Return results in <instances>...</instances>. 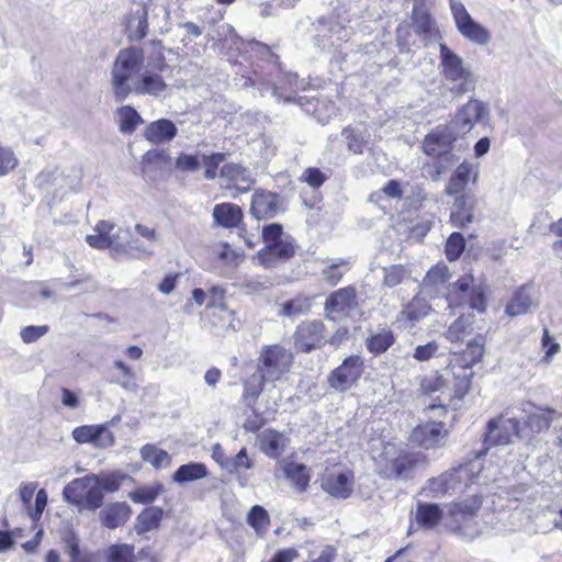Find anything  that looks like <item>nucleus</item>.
<instances>
[{
    "instance_id": "15",
    "label": "nucleus",
    "mask_w": 562,
    "mask_h": 562,
    "mask_svg": "<svg viewBox=\"0 0 562 562\" xmlns=\"http://www.w3.org/2000/svg\"><path fill=\"white\" fill-rule=\"evenodd\" d=\"M295 254V247L292 238L286 237L279 243L266 245L258 251L257 258L265 268H274L281 262L290 260Z\"/></svg>"
},
{
    "instance_id": "59",
    "label": "nucleus",
    "mask_w": 562,
    "mask_h": 562,
    "mask_svg": "<svg viewBox=\"0 0 562 562\" xmlns=\"http://www.w3.org/2000/svg\"><path fill=\"white\" fill-rule=\"evenodd\" d=\"M19 164L14 151L9 147L0 146V177L14 170Z\"/></svg>"
},
{
    "instance_id": "41",
    "label": "nucleus",
    "mask_w": 562,
    "mask_h": 562,
    "mask_svg": "<svg viewBox=\"0 0 562 562\" xmlns=\"http://www.w3.org/2000/svg\"><path fill=\"white\" fill-rule=\"evenodd\" d=\"M311 310V301L306 296H295L279 304V316L294 318Z\"/></svg>"
},
{
    "instance_id": "60",
    "label": "nucleus",
    "mask_w": 562,
    "mask_h": 562,
    "mask_svg": "<svg viewBox=\"0 0 562 562\" xmlns=\"http://www.w3.org/2000/svg\"><path fill=\"white\" fill-rule=\"evenodd\" d=\"M49 330V327L47 325L42 326H35V325H29L21 329L20 337L23 342L25 344H32L37 341L41 337L46 335Z\"/></svg>"
},
{
    "instance_id": "9",
    "label": "nucleus",
    "mask_w": 562,
    "mask_h": 562,
    "mask_svg": "<svg viewBox=\"0 0 562 562\" xmlns=\"http://www.w3.org/2000/svg\"><path fill=\"white\" fill-rule=\"evenodd\" d=\"M472 276H463L454 284L447 295L450 307L468 303L472 310L483 312L486 308L485 296L480 289L472 286Z\"/></svg>"
},
{
    "instance_id": "29",
    "label": "nucleus",
    "mask_w": 562,
    "mask_h": 562,
    "mask_svg": "<svg viewBox=\"0 0 562 562\" xmlns=\"http://www.w3.org/2000/svg\"><path fill=\"white\" fill-rule=\"evenodd\" d=\"M164 517V510L160 507L151 506L142 510L135 519V531L143 535L158 529Z\"/></svg>"
},
{
    "instance_id": "49",
    "label": "nucleus",
    "mask_w": 562,
    "mask_h": 562,
    "mask_svg": "<svg viewBox=\"0 0 562 562\" xmlns=\"http://www.w3.org/2000/svg\"><path fill=\"white\" fill-rule=\"evenodd\" d=\"M220 172L224 178L245 183L244 190H247L254 183L250 172L239 164H226L221 168Z\"/></svg>"
},
{
    "instance_id": "50",
    "label": "nucleus",
    "mask_w": 562,
    "mask_h": 562,
    "mask_svg": "<svg viewBox=\"0 0 562 562\" xmlns=\"http://www.w3.org/2000/svg\"><path fill=\"white\" fill-rule=\"evenodd\" d=\"M104 554L106 562H135L134 547L126 543L112 544Z\"/></svg>"
},
{
    "instance_id": "52",
    "label": "nucleus",
    "mask_w": 562,
    "mask_h": 562,
    "mask_svg": "<svg viewBox=\"0 0 562 562\" xmlns=\"http://www.w3.org/2000/svg\"><path fill=\"white\" fill-rule=\"evenodd\" d=\"M128 239L130 229L127 228L120 227L112 235H109V241H113V244L109 245V249L114 258L117 259L125 256Z\"/></svg>"
},
{
    "instance_id": "8",
    "label": "nucleus",
    "mask_w": 562,
    "mask_h": 562,
    "mask_svg": "<svg viewBox=\"0 0 562 562\" xmlns=\"http://www.w3.org/2000/svg\"><path fill=\"white\" fill-rule=\"evenodd\" d=\"M529 409L524 408V426L521 430L526 431V438L524 440L530 442L536 435L547 431L552 423L557 422L562 417V414L551 407H542L529 405Z\"/></svg>"
},
{
    "instance_id": "43",
    "label": "nucleus",
    "mask_w": 562,
    "mask_h": 562,
    "mask_svg": "<svg viewBox=\"0 0 562 562\" xmlns=\"http://www.w3.org/2000/svg\"><path fill=\"white\" fill-rule=\"evenodd\" d=\"M431 157L434 158V161L431 164L432 170L429 175L434 181L440 180L441 176L451 170V168L459 161V156L452 151Z\"/></svg>"
},
{
    "instance_id": "31",
    "label": "nucleus",
    "mask_w": 562,
    "mask_h": 562,
    "mask_svg": "<svg viewBox=\"0 0 562 562\" xmlns=\"http://www.w3.org/2000/svg\"><path fill=\"white\" fill-rule=\"evenodd\" d=\"M341 136L345 138L348 151L361 155L370 135L366 128L347 126L341 131Z\"/></svg>"
},
{
    "instance_id": "42",
    "label": "nucleus",
    "mask_w": 562,
    "mask_h": 562,
    "mask_svg": "<svg viewBox=\"0 0 562 562\" xmlns=\"http://www.w3.org/2000/svg\"><path fill=\"white\" fill-rule=\"evenodd\" d=\"M119 128L124 134H132L143 123L139 113L131 105H123L117 109Z\"/></svg>"
},
{
    "instance_id": "39",
    "label": "nucleus",
    "mask_w": 562,
    "mask_h": 562,
    "mask_svg": "<svg viewBox=\"0 0 562 562\" xmlns=\"http://www.w3.org/2000/svg\"><path fill=\"white\" fill-rule=\"evenodd\" d=\"M395 342L392 330L382 329L379 333L371 334L364 341L368 351L374 356L385 352Z\"/></svg>"
},
{
    "instance_id": "5",
    "label": "nucleus",
    "mask_w": 562,
    "mask_h": 562,
    "mask_svg": "<svg viewBox=\"0 0 562 562\" xmlns=\"http://www.w3.org/2000/svg\"><path fill=\"white\" fill-rule=\"evenodd\" d=\"M325 317L331 322H342L359 312L356 288L348 285L331 292L324 303Z\"/></svg>"
},
{
    "instance_id": "57",
    "label": "nucleus",
    "mask_w": 562,
    "mask_h": 562,
    "mask_svg": "<svg viewBox=\"0 0 562 562\" xmlns=\"http://www.w3.org/2000/svg\"><path fill=\"white\" fill-rule=\"evenodd\" d=\"M383 274V284L387 288H394L407 277V270L401 265H394L384 268Z\"/></svg>"
},
{
    "instance_id": "38",
    "label": "nucleus",
    "mask_w": 562,
    "mask_h": 562,
    "mask_svg": "<svg viewBox=\"0 0 562 562\" xmlns=\"http://www.w3.org/2000/svg\"><path fill=\"white\" fill-rule=\"evenodd\" d=\"M209 474L204 463L190 462L182 464L173 473L172 480L177 483H187L206 477Z\"/></svg>"
},
{
    "instance_id": "45",
    "label": "nucleus",
    "mask_w": 562,
    "mask_h": 562,
    "mask_svg": "<svg viewBox=\"0 0 562 562\" xmlns=\"http://www.w3.org/2000/svg\"><path fill=\"white\" fill-rule=\"evenodd\" d=\"M140 456L145 462L150 463L155 469L166 468L170 463V456L168 452L155 447L154 445H145L140 449Z\"/></svg>"
},
{
    "instance_id": "61",
    "label": "nucleus",
    "mask_w": 562,
    "mask_h": 562,
    "mask_svg": "<svg viewBox=\"0 0 562 562\" xmlns=\"http://www.w3.org/2000/svg\"><path fill=\"white\" fill-rule=\"evenodd\" d=\"M438 349L439 346L435 340L418 345L414 350L413 358L420 362L428 361L437 353Z\"/></svg>"
},
{
    "instance_id": "34",
    "label": "nucleus",
    "mask_w": 562,
    "mask_h": 562,
    "mask_svg": "<svg viewBox=\"0 0 562 562\" xmlns=\"http://www.w3.org/2000/svg\"><path fill=\"white\" fill-rule=\"evenodd\" d=\"M482 499L475 495L454 505L451 515L457 524H465L476 515L481 508Z\"/></svg>"
},
{
    "instance_id": "51",
    "label": "nucleus",
    "mask_w": 562,
    "mask_h": 562,
    "mask_svg": "<svg viewBox=\"0 0 562 562\" xmlns=\"http://www.w3.org/2000/svg\"><path fill=\"white\" fill-rule=\"evenodd\" d=\"M66 552L70 557V562H99V558L95 553L85 552L81 553L79 549V541L70 535L65 539Z\"/></svg>"
},
{
    "instance_id": "32",
    "label": "nucleus",
    "mask_w": 562,
    "mask_h": 562,
    "mask_svg": "<svg viewBox=\"0 0 562 562\" xmlns=\"http://www.w3.org/2000/svg\"><path fill=\"white\" fill-rule=\"evenodd\" d=\"M285 477L291 482L295 490L303 493L308 487L310 472L306 465L295 462L285 464L284 469Z\"/></svg>"
},
{
    "instance_id": "25",
    "label": "nucleus",
    "mask_w": 562,
    "mask_h": 562,
    "mask_svg": "<svg viewBox=\"0 0 562 562\" xmlns=\"http://www.w3.org/2000/svg\"><path fill=\"white\" fill-rule=\"evenodd\" d=\"M443 512L438 504L418 502L415 512L416 524L425 529H434L442 519Z\"/></svg>"
},
{
    "instance_id": "48",
    "label": "nucleus",
    "mask_w": 562,
    "mask_h": 562,
    "mask_svg": "<svg viewBox=\"0 0 562 562\" xmlns=\"http://www.w3.org/2000/svg\"><path fill=\"white\" fill-rule=\"evenodd\" d=\"M472 326L471 315H460L447 329L446 337L451 342H458L463 340L465 334L469 333Z\"/></svg>"
},
{
    "instance_id": "28",
    "label": "nucleus",
    "mask_w": 562,
    "mask_h": 562,
    "mask_svg": "<svg viewBox=\"0 0 562 562\" xmlns=\"http://www.w3.org/2000/svg\"><path fill=\"white\" fill-rule=\"evenodd\" d=\"M214 221L226 228L238 226L243 220L241 209L233 203L216 204L213 209Z\"/></svg>"
},
{
    "instance_id": "21",
    "label": "nucleus",
    "mask_w": 562,
    "mask_h": 562,
    "mask_svg": "<svg viewBox=\"0 0 562 562\" xmlns=\"http://www.w3.org/2000/svg\"><path fill=\"white\" fill-rule=\"evenodd\" d=\"M132 508L125 502H115L104 506L99 513V519L103 527L115 529L123 526L131 517Z\"/></svg>"
},
{
    "instance_id": "37",
    "label": "nucleus",
    "mask_w": 562,
    "mask_h": 562,
    "mask_svg": "<svg viewBox=\"0 0 562 562\" xmlns=\"http://www.w3.org/2000/svg\"><path fill=\"white\" fill-rule=\"evenodd\" d=\"M265 382H267L266 378L258 370L244 382L241 398L244 404L254 412V404L262 392Z\"/></svg>"
},
{
    "instance_id": "11",
    "label": "nucleus",
    "mask_w": 562,
    "mask_h": 562,
    "mask_svg": "<svg viewBox=\"0 0 562 562\" xmlns=\"http://www.w3.org/2000/svg\"><path fill=\"white\" fill-rule=\"evenodd\" d=\"M285 211L284 199L274 192L260 190L251 198L250 213L258 221H268Z\"/></svg>"
},
{
    "instance_id": "40",
    "label": "nucleus",
    "mask_w": 562,
    "mask_h": 562,
    "mask_svg": "<svg viewBox=\"0 0 562 562\" xmlns=\"http://www.w3.org/2000/svg\"><path fill=\"white\" fill-rule=\"evenodd\" d=\"M423 5L414 4L412 12L413 27L416 34L430 37L435 31V22L430 13L422 8Z\"/></svg>"
},
{
    "instance_id": "58",
    "label": "nucleus",
    "mask_w": 562,
    "mask_h": 562,
    "mask_svg": "<svg viewBox=\"0 0 562 562\" xmlns=\"http://www.w3.org/2000/svg\"><path fill=\"white\" fill-rule=\"evenodd\" d=\"M430 306L418 297H414L403 314L411 321L418 322L429 313Z\"/></svg>"
},
{
    "instance_id": "23",
    "label": "nucleus",
    "mask_w": 562,
    "mask_h": 562,
    "mask_svg": "<svg viewBox=\"0 0 562 562\" xmlns=\"http://www.w3.org/2000/svg\"><path fill=\"white\" fill-rule=\"evenodd\" d=\"M178 133V128L171 120L159 119L150 122L144 130V137L153 145L171 142Z\"/></svg>"
},
{
    "instance_id": "20",
    "label": "nucleus",
    "mask_w": 562,
    "mask_h": 562,
    "mask_svg": "<svg viewBox=\"0 0 562 562\" xmlns=\"http://www.w3.org/2000/svg\"><path fill=\"white\" fill-rule=\"evenodd\" d=\"M168 85L159 75L154 70H144L142 75L136 78L135 86L133 87V92L136 95H150V97H161L164 92L167 90Z\"/></svg>"
},
{
    "instance_id": "3",
    "label": "nucleus",
    "mask_w": 562,
    "mask_h": 562,
    "mask_svg": "<svg viewBox=\"0 0 562 562\" xmlns=\"http://www.w3.org/2000/svg\"><path fill=\"white\" fill-rule=\"evenodd\" d=\"M293 360V353L284 346L279 344L265 346L258 358L257 370L266 381L274 382L290 371Z\"/></svg>"
},
{
    "instance_id": "44",
    "label": "nucleus",
    "mask_w": 562,
    "mask_h": 562,
    "mask_svg": "<svg viewBox=\"0 0 562 562\" xmlns=\"http://www.w3.org/2000/svg\"><path fill=\"white\" fill-rule=\"evenodd\" d=\"M247 524L255 529L258 536L262 537L270 525L268 512L260 505H254L247 515Z\"/></svg>"
},
{
    "instance_id": "26",
    "label": "nucleus",
    "mask_w": 562,
    "mask_h": 562,
    "mask_svg": "<svg viewBox=\"0 0 562 562\" xmlns=\"http://www.w3.org/2000/svg\"><path fill=\"white\" fill-rule=\"evenodd\" d=\"M260 450L269 458L277 459L284 450V436L273 429H266L258 436Z\"/></svg>"
},
{
    "instance_id": "12",
    "label": "nucleus",
    "mask_w": 562,
    "mask_h": 562,
    "mask_svg": "<svg viewBox=\"0 0 562 562\" xmlns=\"http://www.w3.org/2000/svg\"><path fill=\"white\" fill-rule=\"evenodd\" d=\"M325 325L322 321L302 322L293 334V342L297 351L310 352L324 344Z\"/></svg>"
},
{
    "instance_id": "47",
    "label": "nucleus",
    "mask_w": 562,
    "mask_h": 562,
    "mask_svg": "<svg viewBox=\"0 0 562 562\" xmlns=\"http://www.w3.org/2000/svg\"><path fill=\"white\" fill-rule=\"evenodd\" d=\"M451 480L446 474H441L438 477H432L428 480L426 487L424 488V493L427 497H441L447 494H452V488L450 486Z\"/></svg>"
},
{
    "instance_id": "36",
    "label": "nucleus",
    "mask_w": 562,
    "mask_h": 562,
    "mask_svg": "<svg viewBox=\"0 0 562 562\" xmlns=\"http://www.w3.org/2000/svg\"><path fill=\"white\" fill-rule=\"evenodd\" d=\"M473 217L472 206L468 204V198L464 194L456 196L450 215L453 226L465 227L473 222Z\"/></svg>"
},
{
    "instance_id": "55",
    "label": "nucleus",
    "mask_w": 562,
    "mask_h": 562,
    "mask_svg": "<svg viewBox=\"0 0 562 562\" xmlns=\"http://www.w3.org/2000/svg\"><path fill=\"white\" fill-rule=\"evenodd\" d=\"M154 255V249L150 245H146L139 238H133L130 235V239L127 240V248L125 256L135 259H142L144 257H150Z\"/></svg>"
},
{
    "instance_id": "19",
    "label": "nucleus",
    "mask_w": 562,
    "mask_h": 562,
    "mask_svg": "<svg viewBox=\"0 0 562 562\" xmlns=\"http://www.w3.org/2000/svg\"><path fill=\"white\" fill-rule=\"evenodd\" d=\"M78 443H92L98 448H106L114 443V435L105 425H83L72 430Z\"/></svg>"
},
{
    "instance_id": "35",
    "label": "nucleus",
    "mask_w": 562,
    "mask_h": 562,
    "mask_svg": "<svg viewBox=\"0 0 562 562\" xmlns=\"http://www.w3.org/2000/svg\"><path fill=\"white\" fill-rule=\"evenodd\" d=\"M532 305L531 286L524 285L518 289L506 306V313L516 316L527 313Z\"/></svg>"
},
{
    "instance_id": "30",
    "label": "nucleus",
    "mask_w": 562,
    "mask_h": 562,
    "mask_svg": "<svg viewBox=\"0 0 562 562\" xmlns=\"http://www.w3.org/2000/svg\"><path fill=\"white\" fill-rule=\"evenodd\" d=\"M446 476H449L451 480V488L453 493L462 492L464 487L474 482L477 476V472L475 471V467L473 463L461 464L458 468H453L452 470L445 473Z\"/></svg>"
},
{
    "instance_id": "14",
    "label": "nucleus",
    "mask_w": 562,
    "mask_h": 562,
    "mask_svg": "<svg viewBox=\"0 0 562 562\" xmlns=\"http://www.w3.org/2000/svg\"><path fill=\"white\" fill-rule=\"evenodd\" d=\"M458 133L453 126L439 125L428 133L423 140V151L427 156H437L443 153L452 151L454 142L458 139Z\"/></svg>"
},
{
    "instance_id": "10",
    "label": "nucleus",
    "mask_w": 562,
    "mask_h": 562,
    "mask_svg": "<svg viewBox=\"0 0 562 562\" xmlns=\"http://www.w3.org/2000/svg\"><path fill=\"white\" fill-rule=\"evenodd\" d=\"M451 10L458 31L467 40L479 45H486L491 41L490 32L472 19L461 2H453Z\"/></svg>"
},
{
    "instance_id": "6",
    "label": "nucleus",
    "mask_w": 562,
    "mask_h": 562,
    "mask_svg": "<svg viewBox=\"0 0 562 562\" xmlns=\"http://www.w3.org/2000/svg\"><path fill=\"white\" fill-rule=\"evenodd\" d=\"M485 442L488 446L509 445L514 437L521 440L526 438V431L521 430L519 420L509 416V412L491 419L487 423Z\"/></svg>"
},
{
    "instance_id": "22",
    "label": "nucleus",
    "mask_w": 562,
    "mask_h": 562,
    "mask_svg": "<svg viewBox=\"0 0 562 562\" xmlns=\"http://www.w3.org/2000/svg\"><path fill=\"white\" fill-rule=\"evenodd\" d=\"M472 176L473 181H475L477 171L474 170V166L471 161L463 160L450 176L446 187V193L450 196L461 195Z\"/></svg>"
},
{
    "instance_id": "53",
    "label": "nucleus",
    "mask_w": 562,
    "mask_h": 562,
    "mask_svg": "<svg viewBox=\"0 0 562 562\" xmlns=\"http://www.w3.org/2000/svg\"><path fill=\"white\" fill-rule=\"evenodd\" d=\"M484 355V346L482 337L475 338L467 344V349L462 355L464 366H472L481 361Z\"/></svg>"
},
{
    "instance_id": "16",
    "label": "nucleus",
    "mask_w": 562,
    "mask_h": 562,
    "mask_svg": "<svg viewBox=\"0 0 562 562\" xmlns=\"http://www.w3.org/2000/svg\"><path fill=\"white\" fill-rule=\"evenodd\" d=\"M439 58L441 75L446 80L458 82L459 79H467L472 74L464 67L463 60L454 52H452L446 44L439 45Z\"/></svg>"
},
{
    "instance_id": "13",
    "label": "nucleus",
    "mask_w": 562,
    "mask_h": 562,
    "mask_svg": "<svg viewBox=\"0 0 562 562\" xmlns=\"http://www.w3.org/2000/svg\"><path fill=\"white\" fill-rule=\"evenodd\" d=\"M488 116L487 106L475 99H471L454 115L453 120L448 124L453 126V131L461 134L469 133L475 123L483 122Z\"/></svg>"
},
{
    "instance_id": "56",
    "label": "nucleus",
    "mask_w": 562,
    "mask_h": 562,
    "mask_svg": "<svg viewBox=\"0 0 562 562\" xmlns=\"http://www.w3.org/2000/svg\"><path fill=\"white\" fill-rule=\"evenodd\" d=\"M465 240L461 233H452L446 244V257L448 260H457L463 252Z\"/></svg>"
},
{
    "instance_id": "2",
    "label": "nucleus",
    "mask_w": 562,
    "mask_h": 562,
    "mask_svg": "<svg viewBox=\"0 0 562 562\" xmlns=\"http://www.w3.org/2000/svg\"><path fill=\"white\" fill-rule=\"evenodd\" d=\"M63 498L77 507L80 513L85 510L94 513L104 503L99 475L87 474L70 481L63 490Z\"/></svg>"
},
{
    "instance_id": "27",
    "label": "nucleus",
    "mask_w": 562,
    "mask_h": 562,
    "mask_svg": "<svg viewBox=\"0 0 562 562\" xmlns=\"http://www.w3.org/2000/svg\"><path fill=\"white\" fill-rule=\"evenodd\" d=\"M127 36L131 41H142L148 33V8L143 5L132 12L126 25Z\"/></svg>"
},
{
    "instance_id": "17",
    "label": "nucleus",
    "mask_w": 562,
    "mask_h": 562,
    "mask_svg": "<svg viewBox=\"0 0 562 562\" xmlns=\"http://www.w3.org/2000/svg\"><path fill=\"white\" fill-rule=\"evenodd\" d=\"M447 430L441 422H430L418 425L411 434L409 440L425 449L436 448L443 445Z\"/></svg>"
},
{
    "instance_id": "63",
    "label": "nucleus",
    "mask_w": 562,
    "mask_h": 562,
    "mask_svg": "<svg viewBox=\"0 0 562 562\" xmlns=\"http://www.w3.org/2000/svg\"><path fill=\"white\" fill-rule=\"evenodd\" d=\"M326 175L318 168H307L301 176L300 180L306 182L313 188H319L325 181Z\"/></svg>"
},
{
    "instance_id": "7",
    "label": "nucleus",
    "mask_w": 562,
    "mask_h": 562,
    "mask_svg": "<svg viewBox=\"0 0 562 562\" xmlns=\"http://www.w3.org/2000/svg\"><path fill=\"white\" fill-rule=\"evenodd\" d=\"M363 359L358 355L347 357L342 363L327 376V383L336 392L344 393L351 389L363 372Z\"/></svg>"
},
{
    "instance_id": "54",
    "label": "nucleus",
    "mask_w": 562,
    "mask_h": 562,
    "mask_svg": "<svg viewBox=\"0 0 562 562\" xmlns=\"http://www.w3.org/2000/svg\"><path fill=\"white\" fill-rule=\"evenodd\" d=\"M126 479H130V476L119 471L104 474L103 476H99V482L103 495L105 493H113L119 491L122 483Z\"/></svg>"
},
{
    "instance_id": "62",
    "label": "nucleus",
    "mask_w": 562,
    "mask_h": 562,
    "mask_svg": "<svg viewBox=\"0 0 562 562\" xmlns=\"http://www.w3.org/2000/svg\"><path fill=\"white\" fill-rule=\"evenodd\" d=\"M225 160V154L215 153L210 156H203V164L205 166V178L214 179L216 177V169Z\"/></svg>"
},
{
    "instance_id": "64",
    "label": "nucleus",
    "mask_w": 562,
    "mask_h": 562,
    "mask_svg": "<svg viewBox=\"0 0 562 562\" xmlns=\"http://www.w3.org/2000/svg\"><path fill=\"white\" fill-rule=\"evenodd\" d=\"M283 227L279 223H272L265 225L262 228V238L267 245L272 243H279V240H284L282 238Z\"/></svg>"
},
{
    "instance_id": "46",
    "label": "nucleus",
    "mask_w": 562,
    "mask_h": 562,
    "mask_svg": "<svg viewBox=\"0 0 562 562\" xmlns=\"http://www.w3.org/2000/svg\"><path fill=\"white\" fill-rule=\"evenodd\" d=\"M162 491V484L154 483L153 485L137 487L128 494V497L135 504H150L161 494Z\"/></svg>"
},
{
    "instance_id": "1",
    "label": "nucleus",
    "mask_w": 562,
    "mask_h": 562,
    "mask_svg": "<svg viewBox=\"0 0 562 562\" xmlns=\"http://www.w3.org/2000/svg\"><path fill=\"white\" fill-rule=\"evenodd\" d=\"M144 52L138 47L121 49L111 69V85L114 98L123 102L133 92L136 78L142 75Z\"/></svg>"
},
{
    "instance_id": "18",
    "label": "nucleus",
    "mask_w": 562,
    "mask_h": 562,
    "mask_svg": "<svg viewBox=\"0 0 562 562\" xmlns=\"http://www.w3.org/2000/svg\"><path fill=\"white\" fill-rule=\"evenodd\" d=\"M353 479L350 470L330 472L323 476L322 488L333 497L346 499L353 491Z\"/></svg>"
},
{
    "instance_id": "4",
    "label": "nucleus",
    "mask_w": 562,
    "mask_h": 562,
    "mask_svg": "<svg viewBox=\"0 0 562 562\" xmlns=\"http://www.w3.org/2000/svg\"><path fill=\"white\" fill-rule=\"evenodd\" d=\"M260 92L263 95L265 91H270L271 95L278 102L283 103H297L302 105V97H296L300 89H305L303 82L297 80V75L293 72L283 71L279 68L276 78L272 75H266L260 79Z\"/></svg>"
},
{
    "instance_id": "24",
    "label": "nucleus",
    "mask_w": 562,
    "mask_h": 562,
    "mask_svg": "<svg viewBox=\"0 0 562 562\" xmlns=\"http://www.w3.org/2000/svg\"><path fill=\"white\" fill-rule=\"evenodd\" d=\"M254 467L255 462L248 457L246 448H241L236 456L226 461L225 471L234 475L240 486H246L250 479L247 471L252 470Z\"/></svg>"
},
{
    "instance_id": "33",
    "label": "nucleus",
    "mask_w": 562,
    "mask_h": 562,
    "mask_svg": "<svg viewBox=\"0 0 562 562\" xmlns=\"http://www.w3.org/2000/svg\"><path fill=\"white\" fill-rule=\"evenodd\" d=\"M328 265L322 270V280L330 286L337 285L344 274L350 269V261L344 258L327 260Z\"/></svg>"
}]
</instances>
